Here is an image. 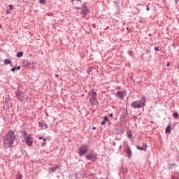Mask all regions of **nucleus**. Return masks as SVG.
<instances>
[{
  "label": "nucleus",
  "mask_w": 179,
  "mask_h": 179,
  "mask_svg": "<svg viewBox=\"0 0 179 179\" xmlns=\"http://www.w3.org/2000/svg\"><path fill=\"white\" fill-rule=\"evenodd\" d=\"M9 9H10V10H12V9H13V6L9 5Z\"/></svg>",
  "instance_id": "nucleus-24"
},
{
  "label": "nucleus",
  "mask_w": 179,
  "mask_h": 179,
  "mask_svg": "<svg viewBox=\"0 0 179 179\" xmlns=\"http://www.w3.org/2000/svg\"><path fill=\"white\" fill-rule=\"evenodd\" d=\"M76 1H80V0H76Z\"/></svg>",
  "instance_id": "nucleus-42"
},
{
  "label": "nucleus",
  "mask_w": 179,
  "mask_h": 179,
  "mask_svg": "<svg viewBox=\"0 0 179 179\" xmlns=\"http://www.w3.org/2000/svg\"><path fill=\"white\" fill-rule=\"evenodd\" d=\"M90 148L87 145H83L79 148L78 153L80 156H83L87 152Z\"/></svg>",
  "instance_id": "nucleus-4"
},
{
  "label": "nucleus",
  "mask_w": 179,
  "mask_h": 179,
  "mask_svg": "<svg viewBox=\"0 0 179 179\" xmlns=\"http://www.w3.org/2000/svg\"><path fill=\"white\" fill-rule=\"evenodd\" d=\"M89 160H96V158H94H94L93 157H90Z\"/></svg>",
  "instance_id": "nucleus-30"
},
{
  "label": "nucleus",
  "mask_w": 179,
  "mask_h": 179,
  "mask_svg": "<svg viewBox=\"0 0 179 179\" xmlns=\"http://www.w3.org/2000/svg\"><path fill=\"white\" fill-rule=\"evenodd\" d=\"M15 139L16 136H15V132H13L12 130H9L4 137L3 148H6V149L12 148L13 142H15Z\"/></svg>",
  "instance_id": "nucleus-1"
},
{
  "label": "nucleus",
  "mask_w": 179,
  "mask_h": 179,
  "mask_svg": "<svg viewBox=\"0 0 179 179\" xmlns=\"http://www.w3.org/2000/svg\"><path fill=\"white\" fill-rule=\"evenodd\" d=\"M4 64L6 65H8V64H12V62H10V60L9 59H4Z\"/></svg>",
  "instance_id": "nucleus-15"
},
{
  "label": "nucleus",
  "mask_w": 179,
  "mask_h": 179,
  "mask_svg": "<svg viewBox=\"0 0 179 179\" xmlns=\"http://www.w3.org/2000/svg\"><path fill=\"white\" fill-rule=\"evenodd\" d=\"M83 10H82V12L81 13H83V15H87V12L89 10V8L87 7L86 4H83Z\"/></svg>",
  "instance_id": "nucleus-11"
},
{
  "label": "nucleus",
  "mask_w": 179,
  "mask_h": 179,
  "mask_svg": "<svg viewBox=\"0 0 179 179\" xmlns=\"http://www.w3.org/2000/svg\"><path fill=\"white\" fill-rule=\"evenodd\" d=\"M154 50H155V51H159V47H155Z\"/></svg>",
  "instance_id": "nucleus-28"
},
{
  "label": "nucleus",
  "mask_w": 179,
  "mask_h": 179,
  "mask_svg": "<svg viewBox=\"0 0 179 179\" xmlns=\"http://www.w3.org/2000/svg\"><path fill=\"white\" fill-rule=\"evenodd\" d=\"M73 1H75V0H72V2H73Z\"/></svg>",
  "instance_id": "nucleus-41"
},
{
  "label": "nucleus",
  "mask_w": 179,
  "mask_h": 179,
  "mask_svg": "<svg viewBox=\"0 0 179 179\" xmlns=\"http://www.w3.org/2000/svg\"><path fill=\"white\" fill-rule=\"evenodd\" d=\"M106 122L105 120L102 121L101 125H106Z\"/></svg>",
  "instance_id": "nucleus-26"
},
{
  "label": "nucleus",
  "mask_w": 179,
  "mask_h": 179,
  "mask_svg": "<svg viewBox=\"0 0 179 179\" xmlns=\"http://www.w3.org/2000/svg\"><path fill=\"white\" fill-rule=\"evenodd\" d=\"M110 117H113V113H111V114L110 115Z\"/></svg>",
  "instance_id": "nucleus-34"
},
{
  "label": "nucleus",
  "mask_w": 179,
  "mask_h": 179,
  "mask_svg": "<svg viewBox=\"0 0 179 179\" xmlns=\"http://www.w3.org/2000/svg\"><path fill=\"white\" fill-rule=\"evenodd\" d=\"M46 139L45 138H43V141H42V143H41V146L43 147V148H44V146H45V142H46Z\"/></svg>",
  "instance_id": "nucleus-17"
},
{
  "label": "nucleus",
  "mask_w": 179,
  "mask_h": 179,
  "mask_svg": "<svg viewBox=\"0 0 179 179\" xmlns=\"http://www.w3.org/2000/svg\"><path fill=\"white\" fill-rule=\"evenodd\" d=\"M17 57L18 58H20V57H23V52H18L17 53Z\"/></svg>",
  "instance_id": "nucleus-16"
},
{
  "label": "nucleus",
  "mask_w": 179,
  "mask_h": 179,
  "mask_svg": "<svg viewBox=\"0 0 179 179\" xmlns=\"http://www.w3.org/2000/svg\"><path fill=\"white\" fill-rule=\"evenodd\" d=\"M125 152L127 154L128 157H131V156H132V152H131V148H129V146H128V145H127L125 147Z\"/></svg>",
  "instance_id": "nucleus-9"
},
{
  "label": "nucleus",
  "mask_w": 179,
  "mask_h": 179,
  "mask_svg": "<svg viewBox=\"0 0 179 179\" xmlns=\"http://www.w3.org/2000/svg\"><path fill=\"white\" fill-rule=\"evenodd\" d=\"M16 97H17V100H19L20 101H23V100H24V93L17 92L16 94Z\"/></svg>",
  "instance_id": "nucleus-6"
},
{
  "label": "nucleus",
  "mask_w": 179,
  "mask_h": 179,
  "mask_svg": "<svg viewBox=\"0 0 179 179\" xmlns=\"http://www.w3.org/2000/svg\"><path fill=\"white\" fill-rule=\"evenodd\" d=\"M90 99H97V92H94V90H92L90 92Z\"/></svg>",
  "instance_id": "nucleus-10"
},
{
  "label": "nucleus",
  "mask_w": 179,
  "mask_h": 179,
  "mask_svg": "<svg viewBox=\"0 0 179 179\" xmlns=\"http://www.w3.org/2000/svg\"><path fill=\"white\" fill-rule=\"evenodd\" d=\"M93 27H96V24H93Z\"/></svg>",
  "instance_id": "nucleus-35"
},
{
  "label": "nucleus",
  "mask_w": 179,
  "mask_h": 179,
  "mask_svg": "<svg viewBox=\"0 0 179 179\" xmlns=\"http://www.w3.org/2000/svg\"><path fill=\"white\" fill-rule=\"evenodd\" d=\"M178 1L179 0H175V3H176V5H177V3H178Z\"/></svg>",
  "instance_id": "nucleus-31"
},
{
  "label": "nucleus",
  "mask_w": 179,
  "mask_h": 179,
  "mask_svg": "<svg viewBox=\"0 0 179 179\" xmlns=\"http://www.w3.org/2000/svg\"><path fill=\"white\" fill-rule=\"evenodd\" d=\"M166 134H170L171 132V124H168L166 129H165Z\"/></svg>",
  "instance_id": "nucleus-14"
},
{
  "label": "nucleus",
  "mask_w": 179,
  "mask_h": 179,
  "mask_svg": "<svg viewBox=\"0 0 179 179\" xmlns=\"http://www.w3.org/2000/svg\"><path fill=\"white\" fill-rule=\"evenodd\" d=\"M86 157H92V156H87Z\"/></svg>",
  "instance_id": "nucleus-37"
},
{
  "label": "nucleus",
  "mask_w": 179,
  "mask_h": 179,
  "mask_svg": "<svg viewBox=\"0 0 179 179\" xmlns=\"http://www.w3.org/2000/svg\"><path fill=\"white\" fill-rule=\"evenodd\" d=\"M127 138H132V133L131 131H127Z\"/></svg>",
  "instance_id": "nucleus-18"
},
{
  "label": "nucleus",
  "mask_w": 179,
  "mask_h": 179,
  "mask_svg": "<svg viewBox=\"0 0 179 179\" xmlns=\"http://www.w3.org/2000/svg\"><path fill=\"white\" fill-rule=\"evenodd\" d=\"M75 9H77V10H78L79 9H80V8H79V7H76Z\"/></svg>",
  "instance_id": "nucleus-33"
},
{
  "label": "nucleus",
  "mask_w": 179,
  "mask_h": 179,
  "mask_svg": "<svg viewBox=\"0 0 179 179\" xmlns=\"http://www.w3.org/2000/svg\"><path fill=\"white\" fill-rule=\"evenodd\" d=\"M122 171L124 174H127L128 173V169L127 168H123Z\"/></svg>",
  "instance_id": "nucleus-21"
},
{
  "label": "nucleus",
  "mask_w": 179,
  "mask_h": 179,
  "mask_svg": "<svg viewBox=\"0 0 179 179\" xmlns=\"http://www.w3.org/2000/svg\"><path fill=\"white\" fill-rule=\"evenodd\" d=\"M115 96L117 99H120V100H124V97H125V91H117L115 94Z\"/></svg>",
  "instance_id": "nucleus-5"
},
{
  "label": "nucleus",
  "mask_w": 179,
  "mask_h": 179,
  "mask_svg": "<svg viewBox=\"0 0 179 179\" xmlns=\"http://www.w3.org/2000/svg\"><path fill=\"white\" fill-rule=\"evenodd\" d=\"M20 69V66H17L16 68H15V71L17 70V71H19Z\"/></svg>",
  "instance_id": "nucleus-29"
},
{
  "label": "nucleus",
  "mask_w": 179,
  "mask_h": 179,
  "mask_svg": "<svg viewBox=\"0 0 179 179\" xmlns=\"http://www.w3.org/2000/svg\"><path fill=\"white\" fill-rule=\"evenodd\" d=\"M38 127L41 128V129H47V128H48V126L45 122H39Z\"/></svg>",
  "instance_id": "nucleus-7"
},
{
  "label": "nucleus",
  "mask_w": 179,
  "mask_h": 179,
  "mask_svg": "<svg viewBox=\"0 0 179 179\" xmlns=\"http://www.w3.org/2000/svg\"><path fill=\"white\" fill-rule=\"evenodd\" d=\"M28 66L29 68H33V66H34V62L28 63Z\"/></svg>",
  "instance_id": "nucleus-20"
},
{
  "label": "nucleus",
  "mask_w": 179,
  "mask_h": 179,
  "mask_svg": "<svg viewBox=\"0 0 179 179\" xmlns=\"http://www.w3.org/2000/svg\"><path fill=\"white\" fill-rule=\"evenodd\" d=\"M22 136L27 146H31L33 145V141H34L33 134H27V132L23 131Z\"/></svg>",
  "instance_id": "nucleus-3"
},
{
  "label": "nucleus",
  "mask_w": 179,
  "mask_h": 179,
  "mask_svg": "<svg viewBox=\"0 0 179 179\" xmlns=\"http://www.w3.org/2000/svg\"><path fill=\"white\" fill-rule=\"evenodd\" d=\"M145 103L146 98L145 96H142L140 100L132 102L131 107H132V108H143V107H145Z\"/></svg>",
  "instance_id": "nucleus-2"
},
{
  "label": "nucleus",
  "mask_w": 179,
  "mask_h": 179,
  "mask_svg": "<svg viewBox=\"0 0 179 179\" xmlns=\"http://www.w3.org/2000/svg\"><path fill=\"white\" fill-rule=\"evenodd\" d=\"M172 166H176V164H173Z\"/></svg>",
  "instance_id": "nucleus-39"
},
{
  "label": "nucleus",
  "mask_w": 179,
  "mask_h": 179,
  "mask_svg": "<svg viewBox=\"0 0 179 179\" xmlns=\"http://www.w3.org/2000/svg\"><path fill=\"white\" fill-rule=\"evenodd\" d=\"M22 178H23V176L21 174H19L17 176V179H22Z\"/></svg>",
  "instance_id": "nucleus-22"
},
{
  "label": "nucleus",
  "mask_w": 179,
  "mask_h": 179,
  "mask_svg": "<svg viewBox=\"0 0 179 179\" xmlns=\"http://www.w3.org/2000/svg\"><path fill=\"white\" fill-rule=\"evenodd\" d=\"M90 104L92 106H96L99 104V101H97V98H90Z\"/></svg>",
  "instance_id": "nucleus-12"
},
{
  "label": "nucleus",
  "mask_w": 179,
  "mask_h": 179,
  "mask_svg": "<svg viewBox=\"0 0 179 179\" xmlns=\"http://www.w3.org/2000/svg\"><path fill=\"white\" fill-rule=\"evenodd\" d=\"M136 148L138 150H143L144 152H145L146 149H148V145L146 144H144L143 147H141L139 145H136Z\"/></svg>",
  "instance_id": "nucleus-13"
},
{
  "label": "nucleus",
  "mask_w": 179,
  "mask_h": 179,
  "mask_svg": "<svg viewBox=\"0 0 179 179\" xmlns=\"http://www.w3.org/2000/svg\"><path fill=\"white\" fill-rule=\"evenodd\" d=\"M58 169H59V165H55L54 167L52 168H49V173L50 174H51V173H55V171H57V170H58Z\"/></svg>",
  "instance_id": "nucleus-8"
},
{
  "label": "nucleus",
  "mask_w": 179,
  "mask_h": 179,
  "mask_svg": "<svg viewBox=\"0 0 179 179\" xmlns=\"http://www.w3.org/2000/svg\"><path fill=\"white\" fill-rule=\"evenodd\" d=\"M40 3H45V0H39Z\"/></svg>",
  "instance_id": "nucleus-23"
},
{
  "label": "nucleus",
  "mask_w": 179,
  "mask_h": 179,
  "mask_svg": "<svg viewBox=\"0 0 179 179\" xmlns=\"http://www.w3.org/2000/svg\"><path fill=\"white\" fill-rule=\"evenodd\" d=\"M92 129H96V127H93Z\"/></svg>",
  "instance_id": "nucleus-38"
},
{
  "label": "nucleus",
  "mask_w": 179,
  "mask_h": 179,
  "mask_svg": "<svg viewBox=\"0 0 179 179\" xmlns=\"http://www.w3.org/2000/svg\"><path fill=\"white\" fill-rule=\"evenodd\" d=\"M38 139L41 141V139H44L43 137H38Z\"/></svg>",
  "instance_id": "nucleus-32"
},
{
  "label": "nucleus",
  "mask_w": 179,
  "mask_h": 179,
  "mask_svg": "<svg viewBox=\"0 0 179 179\" xmlns=\"http://www.w3.org/2000/svg\"><path fill=\"white\" fill-rule=\"evenodd\" d=\"M15 71H16V68H15V67H13V68L11 69V71H12V72H15Z\"/></svg>",
  "instance_id": "nucleus-27"
},
{
  "label": "nucleus",
  "mask_w": 179,
  "mask_h": 179,
  "mask_svg": "<svg viewBox=\"0 0 179 179\" xmlns=\"http://www.w3.org/2000/svg\"><path fill=\"white\" fill-rule=\"evenodd\" d=\"M104 121H106L107 122V121H108V117L107 116L104 117Z\"/></svg>",
  "instance_id": "nucleus-25"
},
{
  "label": "nucleus",
  "mask_w": 179,
  "mask_h": 179,
  "mask_svg": "<svg viewBox=\"0 0 179 179\" xmlns=\"http://www.w3.org/2000/svg\"><path fill=\"white\" fill-rule=\"evenodd\" d=\"M169 65H170V63H168V64H167V66H169Z\"/></svg>",
  "instance_id": "nucleus-36"
},
{
  "label": "nucleus",
  "mask_w": 179,
  "mask_h": 179,
  "mask_svg": "<svg viewBox=\"0 0 179 179\" xmlns=\"http://www.w3.org/2000/svg\"><path fill=\"white\" fill-rule=\"evenodd\" d=\"M147 10H149V8H147Z\"/></svg>",
  "instance_id": "nucleus-40"
},
{
  "label": "nucleus",
  "mask_w": 179,
  "mask_h": 179,
  "mask_svg": "<svg viewBox=\"0 0 179 179\" xmlns=\"http://www.w3.org/2000/svg\"><path fill=\"white\" fill-rule=\"evenodd\" d=\"M173 117L176 119H177V117H178V113L177 112H174L173 113Z\"/></svg>",
  "instance_id": "nucleus-19"
}]
</instances>
